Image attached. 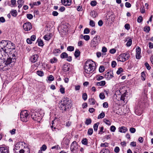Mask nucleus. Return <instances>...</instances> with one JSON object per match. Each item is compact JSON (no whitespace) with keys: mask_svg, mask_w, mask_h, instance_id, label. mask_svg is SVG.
I'll list each match as a JSON object with an SVG mask.
<instances>
[{"mask_svg":"<svg viewBox=\"0 0 153 153\" xmlns=\"http://www.w3.org/2000/svg\"><path fill=\"white\" fill-rule=\"evenodd\" d=\"M54 77L52 75H50L48 77V80L50 81H53L54 80Z\"/></svg>","mask_w":153,"mask_h":153,"instance_id":"obj_50","label":"nucleus"},{"mask_svg":"<svg viewBox=\"0 0 153 153\" xmlns=\"http://www.w3.org/2000/svg\"><path fill=\"white\" fill-rule=\"evenodd\" d=\"M90 36L88 35H85L83 36V39L86 41H88L90 39Z\"/></svg>","mask_w":153,"mask_h":153,"instance_id":"obj_52","label":"nucleus"},{"mask_svg":"<svg viewBox=\"0 0 153 153\" xmlns=\"http://www.w3.org/2000/svg\"><path fill=\"white\" fill-rule=\"evenodd\" d=\"M105 84L106 82L105 81H102L100 82H97L96 85L98 86H103Z\"/></svg>","mask_w":153,"mask_h":153,"instance_id":"obj_17","label":"nucleus"},{"mask_svg":"<svg viewBox=\"0 0 153 153\" xmlns=\"http://www.w3.org/2000/svg\"><path fill=\"white\" fill-rule=\"evenodd\" d=\"M105 116V114L104 112H102L98 116V119H102Z\"/></svg>","mask_w":153,"mask_h":153,"instance_id":"obj_31","label":"nucleus"},{"mask_svg":"<svg viewBox=\"0 0 153 153\" xmlns=\"http://www.w3.org/2000/svg\"><path fill=\"white\" fill-rule=\"evenodd\" d=\"M38 45L39 46H42L43 45V42L42 40L39 39L37 41Z\"/></svg>","mask_w":153,"mask_h":153,"instance_id":"obj_33","label":"nucleus"},{"mask_svg":"<svg viewBox=\"0 0 153 153\" xmlns=\"http://www.w3.org/2000/svg\"><path fill=\"white\" fill-rule=\"evenodd\" d=\"M71 0H61L62 4L65 6H70L71 4Z\"/></svg>","mask_w":153,"mask_h":153,"instance_id":"obj_13","label":"nucleus"},{"mask_svg":"<svg viewBox=\"0 0 153 153\" xmlns=\"http://www.w3.org/2000/svg\"><path fill=\"white\" fill-rule=\"evenodd\" d=\"M117 65V63L116 61H113L111 62V66L113 68H114Z\"/></svg>","mask_w":153,"mask_h":153,"instance_id":"obj_55","label":"nucleus"},{"mask_svg":"<svg viewBox=\"0 0 153 153\" xmlns=\"http://www.w3.org/2000/svg\"><path fill=\"white\" fill-rule=\"evenodd\" d=\"M80 52L78 49H76L74 54L76 58L80 56Z\"/></svg>","mask_w":153,"mask_h":153,"instance_id":"obj_19","label":"nucleus"},{"mask_svg":"<svg viewBox=\"0 0 153 153\" xmlns=\"http://www.w3.org/2000/svg\"><path fill=\"white\" fill-rule=\"evenodd\" d=\"M39 56L37 54H34L31 56L30 60L32 63H34L37 61Z\"/></svg>","mask_w":153,"mask_h":153,"instance_id":"obj_12","label":"nucleus"},{"mask_svg":"<svg viewBox=\"0 0 153 153\" xmlns=\"http://www.w3.org/2000/svg\"><path fill=\"white\" fill-rule=\"evenodd\" d=\"M145 65L148 70H149L150 69L151 67L147 62L145 63Z\"/></svg>","mask_w":153,"mask_h":153,"instance_id":"obj_54","label":"nucleus"},{"mask_svg":"<svg viewBox=\"0 0 153 153\" xmlns=\"http://www.w3.org/2000/svg\"><path fill=\"white\" fill-rule=\"evenodd\" d=\"M89 25L92 27H94L95 25L94 22L93 20H90Z\"/></svg>","mask_w":153,"mask_h":153,"instance_id":"obj_51","label":"nucleus"},{"mask_svg":"<svg viewBox=\"0 0 153 153\" xmlns=\"http://www.w3.org/2000/svg\"><path fill=\"white\" fill-rule=\"evenodd\" d=\"M77 146V143L76 141H74L71 144V151L73 152L76 149V146Z\"/></svg>","mask_w":153,"mask_h":153,"instance_id":"obj_14","label":"nucleus"},{"mask_svg":"<svg viewBox=\"0 0 153 153\" xmlns=\"http://www.w3.org/2000/svg\"><path fill=\"white\" fill-rule=\"evenodd\" d=\"M99 97L101 100H103L105 99V97L104 93H100L99 95Z\"/></svg>","mask_w":153,"mask_h":153,"instance_id":"obj_35","label":"nucleus"},{"mask_svg":"<svg viewBox=\"0 0 153 153\" xmlns=\"http://www.w3.org/2000/svg\"><path fill=\"white\" fill-rule=\"evenodd\" d=\"M93 132V129L91 128H90L88 129V135H91L92 134Z\"/></svg>","mask_w":153,"mask_h":153,"instance_id":"obj_49","label":"nucleus"},{"mask_svg":"<svg viewBox=\"0 0 153 153\" xmlns=\"http://www.w3.org/2000/svg\"><path fill=\"white\" fill-rule=\"evenodd\" d=\"M103 122L106 124L108 125V126H110L111 125V123L110 122L109 120L106 119L105 118L103 120Z\"/></svg>","mask_w":153,"mask_h":153,"instance_id":"obj_32","label":"nucleus"},{"mask_svg":"<svg viewBox=\"0 0 153 153\" xmlns=\"http://www.w3.org/2000/svg\"><path fill=\"white\" fill-rule=\"evenodd\" d=\"M8 149L5 147H0V153H8Z\"/></svg>","mask_w":153,"mask_h":153,"instance_id":"obj_16","label":"nucleus"},{"mask_svg":"<svg viewBox=\"0 0 153 153\" xmlns=\"http://www.w3.org/2000/svg\"><path fill=\"white\" fill-rule=\"evenodd\" d=\"M28 114L27 111H22L20 114L21 120L24 122H26L27 121Z\"/></svg>","mask_w":153,"mask_h":153,"instance_id":"obj_6","label":"nucleus"},{"mask_svg":"<svg viewBox=\"0 0 153 153\" xmlns=\"http://www.w3.org/2000/svg\"><path fill=\"white\" fill-rule=\"evenodd\" d=\"M68 56V54L66 52L62 53L60 55V57L62 59L66 58Z\"/></svg>","mask_w":153,"mask_h":153,"instance_id":"obj_20","label":"nucleus"},{"mask_svg":"<svg viewBox=\"0 0 153 153\" xmlns=\"http://www.w3.org/2000/svg\"><path fill=\"white\" fill-rule=\"evenodd\" d=\"M84 71L87 74L92 73L96 69V64L91 60L86 61L84 65Z\"/></svg>","mask_w":153,"mask_h":153,"instance_id":"obj_1","label":"nucleus"},{"mask_svg":"<svg viewBox=\"0 0 153 153\" xmlns=\"http://www.w3.org/2000/svg\"><path fill=\"white\" fill-rule=\"evenodd\" d=\"M123 68H120L117 71V74H120L122 72H123Z\"/></svg>","mask_w":153,"mask_h":153,"instance_id":"obj_44","label":"nucleus"},{"mask_svg":"<svg viewBox=\"0 0 153 153\" xmlns=\"http://www.w3.org/2000/svg\"><path fill=\"white\" fill-rule=\"evenodd\" d=\"M97 80L98 81H100L104 78V77L102 76H98V75L97 76Z\"/></svg>","mask_w":153,"mask_h":153,"instance_id":"obj_62","label":"nucleus"},{"mask_svg":"<svg viewBox=\"0 0 153 153\" xmlns=\"http://www.w3.org/2000/svg\"><path fill=\"white\" fill-rule=\"evenodd\" d=\"M120 151V149L119 147L116 146L115 147L114 151L116 153H118Z\"/></svg>","mask_w":153,"mask_h":153,"instance_id":"obj_64","label":"nucleus"},{"mask_svg":"<svg viewBox=\"0 0 153 153\" xmlns=\"http://www.w3.org/2000/svg\"><path fill=\"white\" fill-rule=\"evenodd\" d=\"M124 27L127 30H129L130 28V25L128 23L126 24Z\"/></svg>","mask_w":153,"mask_h":153,"instance_id":"obj_56","label":"nucleus"},{"mask_svg":"<svg viewBox=\"0 0 153 153\" xmlns=\"http://www.w3.org/2000/svg\"><path fill=\"white\" fill-rule=\"evenodd\" d=\"M63 142L65 143L66 145H69V140L68 139H65L64 140Z\"/></svg>","mask_w":153,"mask_h":153,"instance_id":"obj_47","label":"nucleus"},{"mask_svg":"<svg viewBox=\"0 0 153 153\" xmlns=\"http://www.w3.org/2000/svg\"><path fill=\"white\" fill-rule=\"evenodd\" d=\"M114 77L113 73L112 71L107 73L105 75V77L107 80H109Z\"/></svg>","mask_w":153,"mask_h":153,"instance_id":"obj_10","label":"nucleus"},{"mask_svg":"<svg viewBox=\"0 0 153 153\" xmlns=\"http://www.w3.org/2000/svg\"><path fill=\"white\" fill-rule=\"evenodd\" d=\"M61 52L60 50L59 49H55L53 50V53H60Z\"/></svg>","mask_w":153,"mask_h":153,"instance_id":"obj_42","label":"nucleus"},{"mask_svg":"<svg viewBox=\"0 0 153 153\" xmlns=\"http://www.w3.org/2000/svg\"><path fill=\"white\" fill-rule=\"evenodd\" d=\"M144 30L145 32H149L150 30V27L147 26L145 27Z\"/></svg>","mask_w":153,"mask_h":153,"instance_id":"obj_45","label":"nucleus"},{"mask_svg":"<svg viewBox=\"0 0 153 153\" xmlns=\"http://www.w3.org/2000/svg\"><path fill=\"white\" fill-rule=\"evenodd\" d=\"M31 118L34 120L39 122L42 120V116L35 110L32 109L30 111Z\"/></svg>","mask_w":153,"mask_h":153,"instance_id":"obj_3","label":"nucleus"},{"mask_svg":"<svg viewBox=\"0 0 153 153\" xmlns=\"http://www.w3.org/2000/svg\"><path fill=\"white\" fill-rule=\"evenodd\" d=\"M87 95L86 93H84L82 95V98L84 100H85L87 99Z\"/></svg>","mask_w":153,"mask_h":153,"instance_id":"obj_48","label":"nucleus"},{"mask_svg":"<svg viewBox=\"0 0 153 153\" xmlns=\"http://www.w3.org/2000/svg\"><path fill=\"white\" fill-rule=\"evenodd\" d=\"M100 153H110V152L108 149H103L100 151Z\"/></svg>","mask_w":153,"mask_h":153,"instance_id":"obj_22","label":"nucleus"},{"mask_svg":"<svg viewBox=\"0 0 153 153\" xmlns=\"http://www.w3.org/2000/svg\"><path fill=\"white\" fill-rule=\"evenodd\" d=\"M63 69L64 71H68L69 70L70 68L66 65H64L63 68Z\"/></svg>","mask_w":153,"mask_h":153,"instance_id":"obj_23","label":"nucleus"},{"mask_svg":"<svg viewBox=\"0 0 153 153\" xmlns=\"http://www.w3.org/2000/svg\"><path fill=\"white\" fill-rule=\"evenodd\" d=\"M126 94H123L121 97V100L123 101L124 102H127V100H126Z\"/></svg>","mask_w":153,"mask_h":153,"instance_id":"obj_27","label":"nucleus"},{"mask_svg":"<svg viewBox=\"0 0 153 153\" xmlns=\"http://www.w3.org/2000/svg\"><path fill=\"white\" fill-rule=\"evenodd\" d=\"M116 52V50L114 48L112 49L111 50H110L109 51V52L110 53L112 54H114V53Z\"/></svg>","mask_w":153,"mask_h":153,"instance_id":"obj_63","label":"nucleus"},{"mask_svg":"<svg viewBox=\"0 0 153 153\" xmlns=\"http://www.w3.org/2000/svg\"><path fill=\"white\" fill-rule=\"evenodd\" d=\"M130 57V54L128 52L122 53L117 58L118 61L124 62L128 60Z\"/></svg>","mask_w":153,"mask_h":153,"instance_id":"obj_5","label":"nucleus"},{"mask_svg":"<svg viewBox=\"0 0 153 153\" xmlns=\"http://www.w3.org/2000/svg\"><path fill=\"white\" fill-rule=\"evenodd\" d=\"M129 131L131 133H134L136 131V129L133 127H131L129 128Z\"/></svg>","mask_w":153,"mask_h":153,"instance_id":"obj_41","label":"nucleus"},{"mask_svg":"<svg viewBox=\"0 0 153 153\" xmlns=\"http://www.w3.org/2000/svg\"><path fill=\"white\" fill-rule=\"evenodd\" d=\"M37 74L39 76H42L44 75V73L42 71H38L36 72Z\"/></svg>","mask_w":153,"mask_h":153,"instance_id":"obj_28","label":"nucleus"},{"mask_svg":"<svg viewBox=\"0 0 153 153\" xmlns=\"http://www.w3.org/2000/svg\"><path fill=\"white\" fill-rule=\"evenodd\" d=\"M125 6L127 8L130 7L131 6V5L130 3L128 2H126L125 4Z\"/></svg>","mask_w":153,"mask_h":153,"instance_id":"obj_58","label":"nucleus"},{"mask_svg":"<svg viewBox=\"0 0 153 153\" xmlns=\"http://www.w3.org/2000/svg\"><path fill=\"white\" fill-rule=\"evenodd\" d=\"M130 145L132 147H135L136 146V142L134 141L130 143Z\"/></svg>","mask_w":153,"mask_h":153,"instance_id":"obj_61","label":"nucleus"},{"mask_svg":"<svg viewBox=\"0 0 153 153\" xmlns=\"http://www.w3.org/2000/svg\"><path fill=\"white\" fill-rule=\"evenodd\" d=\"M119 131L121 133H125L127 131L128 129L125 126H121L119 128Z\"/></svg>","mask_w":153,"mask_h":153,"instance_id":"obj_15","label":"nucleus"},{"mask_svg":"<svg viewBox=\"0 0 153 153\" xmlns=\"http://www.w3.org/2000/svg\"><path fill=\"white\" fill-rule=\"evenodd\" d=\"M108 146V144L107 143H101L100 145V146L101 147L106 148Z\"/></svg>","mask_w":153,"mask_h":153,"instance_id":"obj_37","label":"nucleus"},{"mask_svg":"<svg viewBox=\"0 0 153 153\" xmlns=\"http://www.w3.org/2000/svg\"><path fill=\"white\" fill-rule=\"evenodd\" d=\"M23 27L25 30L28 31L32 29V25L30 23L27 22L24 24Z\"/></svg>","mask_w":153,"mask_h":153,"instance_id":"obj_8","label":"nucleus"},{"mask_svg":"<svg viewBox=\"0 0 153 153\" xmlns=\"http://www.w3.org/2000/svg\"><path fill=\"white\" fill-rule=\"evenodd\" d=\"M99 124V122L97 123L94 124L93 127L94 130L95 131H97Z\"/></svg>","mask_w":153,"mask_h":153,"instance_id":"obj_25","label":"nucleus"},{"mask_svg":"<svg viewBox=\"0 0 153 153\" xmlns=\"http://www.w3.org/2000/svg\"><path fill=\"white\" fill-rule=\"evenodd\" d=\"M141 49L139 47H137L136 49V57L137 59H140L141 57L140 56Z\"/></svg>","mask_w":153,"mask_h":153,"instance_id":"obj_11","label":"nucleus"},{"mask_svg":"<svg viewBox=\"0 0 153 153\" xmlns=\"http://www.w3.org/2000/svg\"><path fill=\"white\" fill-rule=\"evenodd\" d=\"M16 61V59L14 58H13L8 57L6 60L5 59H3V63L5 65L7 66L12 63Z\"/></svg>","mask_w":153,"mask_h":153,"instance_id":"obj_7","label":"nucleus"},{"mask_svg":"<svg viewBox=\"0 0 153 153\" xmlns=\"http://www.w3.org/2000/svg\"><path fill=\"white\" fill-rule=\"evenodd\" d=\"M143 20V18L141 16H140L138 18L137 21L139 23L141 22Z\"/></svg>","mask_w":153,"mask_h":153,"instance_id":"obj_53","label":"nucleus"},{"mask_svg":"<svg viewBox=\"0 0 153 153\" xmlns=\"http://www.w3.org/2000/svg\"><path fill=\"white\" fill-rule=\"evenodd\" d=\"M90 32L89 29L87 28H85L84 30V33L85 34H88Z\"/></svg>","mask_w":153,"mask_h":153,"instance_id":"obj_59","label":"nucleus"},{"mask_svg":"<svg viewBox=\"0 0 153 153\" xmlns=\"http://www.w3.org/2000/svg\"><path fill=\"white\" fill-rule=\"evenodd\" d=\"M44 37V39L46 40H48L50 39V36L48 35H45Z\"/></svg>","mask_w":153,"mask_h":153,"instance_id":"obj_60","label":"nucleus"},{"mask_svg":"<svg viewBox=\"0 0 153 153\" xmlns=\"http://www.w3.org/2000/svg\"><path fill=\"white\" fill-rule=\"evenodd\" d=\"M132 43V40L131 39H129L128 40V41L127 42L126 45L127 46L129 47L130 46Z\"/></svg>","mask_w":153,"mask_h":153,"instance_id":"obj_36","label":"nucleus"},{"mask_svg":"<svg viewBox=\"0 0 153 153\" xmlns=\"http://www.w3.org/2000/svg\"><path fill=\"white\" fill-rule=\"evenodd\" d=\"M99 37L98 36H96L91 40V45L93 47H95L98 45L97 39Z\"/></svg>","mask_w":153,"mask_h":153,"instance_id":"obj_9","label":"nucleus"},{"mask_svg":"<svg viewBox=\"0 0 153 153\" xmlns=\"http://www.w3.org/2000/svg\"><path fill=\"white\" fill-rule=\"evenodd\" d=\"M91 15L93 18H95L97 16V13L94 11H91L90 13Z\"/></svg>","mask_w":153,"mask_h":153,"instance_id":"obj_30","label":"nucleus"},{"mask_svg":"<svg viewBox=\"0 0 153 153\" xmlns=\"http://www.w3.org/2000/svg\"><path fill=\"white\" fill-rule=\"evenodd\" d=\"M91 123V119H88L86 120L85 124L87 125L90 124Z\"/></svg>","mask_w":153,"mask_h":153,"instance_id":"obj_34","label":"nucleus"},{"mask_svg":"<svg viewBox=\"0 0 153 153\" xmlns=\"http://www.w3.org/2000/svg\"><path fill=\"white\" fill-rule=\"evenodd\" d=\"M111 131L112 132H114L116 130V127L114 126H112L110 127Z\"/></svg>","mask_w":153,"mask_h":153,"instance_id":"obj_57","label":"nucleus"},{"mask_svg":"<svg viewBox=\"0 0 153 153\" xmlns=\"http://www.w3.org/2000/svg\"><path fill=\"white\" fill-rule=\"evenodd\" d=\"M11 14L14 17L16 16L17 15V12L16 10H12L11 11Z\"/></svg>","mask_w":153,"mask_h":153,"instance_id":"obj_26","label":"nucleus"},{"mask_svg":"<svg viewBox=\"0 0 153 153\" xmlns=\"http://www.w3.org/2000/svg\"><path fill=\"white\" fill-rule=\"evenodd\" d=\"M58 60L57 58L55 57H54L53 58L50 59V62L51 63L53 64L56 62Z\"/></svg>","mask_w":153,"mask_h":153,"instance_id":"obj_21","label":"nucleus"},{"mask_svg":"<svg viewBox=\"0 0 153 153\" xmlns=\"http://www.w3.org/2000/svg\"><path fill=\"white\" fill-rule=\"evenodd\" d=\"M74 48L73 46H69L67 48V50L70 51H74Z\"/></svg>","mask_w":153,"mask_h":153,"instance_id":"obj_38","label":"nucleus"},{"mask_svg":"<svg viewBox=\"0 0 153 153\" xmlns=\"http://www.w3.org/2000/svg\"><path fill=\"white\" fill-rule=\"evenodd\" d=\"M8 44L7 41L3 40L0 42V53L2 56L6 53V47Z\"/></svg>","mask_w":153,"mask_h":153,"instance_id":"obj_4","label":"nucleus"},{"mask_svg":"<svg viewBox=\"0 0 153 153\" xmlns=\"http://www.w3.org/2000/svg\"><path fill=\"white\" fill-rule=\"evenodd\" d=\"M141 76L142 80L144 81L145 80L146 78V74L144 72H143L141 73Z\"/></svg>","mask_w":153,"mask_h":153,"instance_id":"obj_29","label":"nucleus"},{"mask_svg":"<svg viewBox=\"0 0 153 153\" xmlns=\"http://www.w3.org/2000/svg\"><path fill=\"white\" fill-rule=\"evenodd\" d=\"M97 4L96 1H92L91 2L90 4L92 6H95Z\"/></svg>","mask_w":153,"mask_h":153,"instance_id":"obj_43","label":"nucleus"},{"mask_svg":"<svg viewBox=\"0 0 153 153\" xmlns=\"http://www.w3.org/2000/svg\"><path fill=\"white\" fill-rule=\"evenodd\" d=\"M109 18L108 19V20L109 22H113L115 19V17L114 15L111 14L108 16Z\"/></svg>","mask_w":153,"mask_h":153,"instance_id":"obj_18","label":"nucleus"},{"mask_svg":"<svg viewBox=\"0 0 153 153\" xmlns=\"http://www.w3.org/2000/svg\"><path fill=\"white\" fill-rule=\"evenodd\" d=\"M82 144L86 145L88 143L87 140L86 138L82 140Z\"/></svg>","mask_w":153,"mask_h":153,"instance_id":"obj_46","label":"nucleus"},{"mask_svg":"<svg viewBox=\"0 0 153 153\" xmlns=\"http://www.w3.org/2000/svg\"><path fill=\"white\" fill-rule=\"evenodd\" d=\"M71 100L67 98H64L61 101L59 105V108L62 110L66 111L67 109L71 108Z\"/></svg>","mask_w":153,"mask_h":153,"instance_id":"obj_2","label":"nucleus"},{"mask_svg":"<svg viewBox=\"0 0 153 153\" xmlns=\"http://www.w3.org/2000/svg\"><path fill=\"white\" fill-rule=\"evenodd\" d=\"M99 72H100L102 73L103 71H104L105 68H104L103 67V66H101L99 67Z\"/></svg>","mask_w":153,"mask_h":153,"instance_id":"obj_40","label":"nucleus"},{"mask_svg":"<svg viewBox=\"0 0 153 153\" xmlns=\"http://www.w3.org/2000/svg\"><path fill=\"white\" fill-rule=\"evenodd\" d=\"M47 146L45 144L43 145L41 147L40 149L41 151H45L47 149Z\"/></svg>","mask_w":153,"mask_h":153,"instance_id":"obj_39","label":"nucleus"},{"mask_svg":"<svg viewBox=\"0 0 153 153\" xmlns=\"http://www.w3.org/2000/svg\"><path fill=\"white\" fill-rule=\"evenodd\" d=\"M89 102L91 105H94L96 102V101L94 99L91 98L89 99Z\"/></svg>","mask_w":153,"mask_h":153,"instance_id":"obj_24","label":"nucleus"}]
</instances>
